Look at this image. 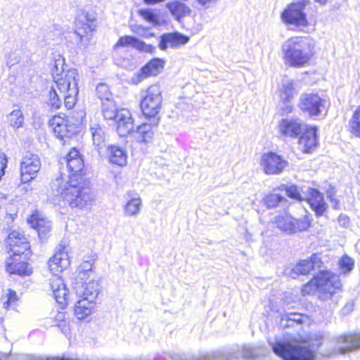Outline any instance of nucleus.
<instances>
[{
	"instance_id": "nucleus-1",
	"label": "nucleus",
	"mask_w": 360,
	"mask_h": 360,
	"mask_svg": "<svg viewBox=\"0 0 360 360\" xmlns=\"http://www.w3.org/2000/svg\"><path fill=\"white\" fill-rule=\"evenodd\" d=\"M50 197L59 201L65 200L74 208L84 209L90 206L94 199L89 187L83 182V179L71 177L67 179L65 174H60L51 183Z\"/></svg>"
},
{
	"instance_id": "nucleus-2",
	"label": "nucleus",
	"mask_w": 360,
	"mask_h": 360,
	"mask_svg": "<svg viewBox=\"0 0 360 360\" xmlns=\"http://www.w3.org/2000/svg\"><path fill=\"white\" fill-rule=\"evenodd\" d=\"M269 343L274 354L283 360H315L317 351L323 344V336L314 334L309 340L295 344L281 341Z\"/></svg>"
},
{
	"instance_id": "nucleus-3",
	"label": "nucleus",
	"mask_w": 360,
	"mask_h": 360,
	"mask_svg": "<svg viewBox=\"0 0 360 360\" xmlns=\"http://www.w3.org/2000/svg\"><path fill=\"white\" fill-rule=\"evenodd\" d=\"M279 132L285 137L296 139L299 136V146L304 153H311L317 147V127L308 126L297 119H283L278 125Z\"/></svg>"
},
{
	"instance_id": "nucleus-4",
	"label": "nucleus",
	"mask_w": 360,
	"mask_h": 360,
	"mask_svg": "<svg viewBox=\"0 0 360 360\" xmlns=\"http://www.w3.org/2000/svg\"><path fill=\"white\" fill-rule=\"evenodd\" d=\"M63 65L64 58L56 59L52 75L56 88L64 98L66 109L71 110L75 105L76 97L79 92V75L76 69H70L63 75Z\"/></svg>"
},
{
	"instance_id": "nucleus-5",
	"label": "nucleus",
	"mask_w": 360,
	"mask_h": 360,
	"mask_svg": "<svg viewBox=\"0 0 360 360\" xmlns=\"http://www.w3.org/2000/svg\"><path fill=\"white\" fill-rule=\"evenodd\" d=\"M285 64L292 68H302L307 64L314 55V45L304 37H292L281 46Z\"/></svg>"
},
{
	"instance_id": "nucleus-6",
	"label": "nucleus",
	"mask_w": 360,
	"mask_h": 360,
	"mask_svg": "<svg viewBox=\"0 0 360 360\" xmlns=\"http://www.w3.org/2000/svg\"><path fill=\"white\" fill-rule=\"evenodd\" d=\"M96 15L93 11L85 9L78 10L75 21V30L70 33L74 44L86 46L90 40L92 31L95 29Z\"/></svg>"
},
{
	"instance_id": "nucleus-7",
	"label": "nucleus",
	"mask_w": 360,
	"mask_h": 360,
	"mask_svg": "<svg viewBox=\"0 0 360 360\" xmlns=\"http://www.w3.org/2000/svg\"><path fill=\"white\" fill-rule=\"evenodd\" d=\"M273 223L281 231L291 235L307 231L311 225V219L307 213L299 218L283 213L276 216Z\"/></svg>"
},
{
	"instance_id": "nucleus-8",
	"label": "nucleus",
	"mask_w": 360,
	"mask_h": 360,
	"mask_svg": "<svg viewBox=\"0 0 360 360\" xmlns=\"http://www.w3.org/2000/svg\"><path fill=\"white\" fill-rule=\"evenodd\" d=\"M71 115L68 116L67 114H58L53 116L50 121L56 136L63 143L79 130L80 121L74 120Z\"/></svg>"
},
{
	"instance_id": "nucleus-9",
	"label": "nucleus",
	"mask_w": 360,
	"mask_h": 360,
	"mask_svg": "<svg viewBox=\"0 0 360 360\" xmlns=\"http://www.w3.org/2000/svg\"><path fill=\"white\" fill-rule=\"evenodd\" d=\"M145 116L146 121L137 127L136 131H133L132 136L135 144L139 145L140 148L145 147L152 142L154 136L153 127L157 126L160 121L158 114H142Z\"/></svg>"
},
{
	"instance_id": "nucleus-10",
	"label": "nucleus",
	"mask_w": 360,
	"mask_h": 360,
	"mask_svg": "<svg viewBox=\"0 0 360 360\" xmlns=\"http://www.w3.org/2000/svg\"><path fill=\"white\" fill-rule=\"evenodd\" d=\"M317 279L319 298L323 301L330 300L342 286L339 276L330 271H321Z\"/></svg>"
},
{
	"instance_id": "nucleus-11",
	"label": "nucleus",
	"mask_w": 360,
	"mask_h": 360,
	"mask_svg": "<svg viewBox=\"0 0 360 360\" xmlns=\"http://www.w3.org/2000/svg\"><path fill=\"white\" fill-rule=\"evenodd\" d=\"M306 4L304 1L292 3L284 10L281 18L286 24L301 30L308 25L307 15L304 12Z\"/></svg>"
},
{
	"instance_id": "nucleus-12",
	"label": "nucleus",
	"mask_w": 360,
	"mask_h": 360,
	"mask_svg": "<svg viewBox=\"0 0 360 360\" xmlns=\"http://www.w3.org/2000/svg\"><path fill=\"white\" fill-rule=\"evenodd\" d=\"M41 164L38 155L31 152H26L20 162V176L23 183H27L34 179L39 171Z\"/></svg>"
},
{
	"instance_id": "nucleus-13",
	"label": "nucleus",
	"mask_w": 360,
	"mask_h": 360,
	"mask_svg": "<svg viewBox=\"0 0 360 360\" xmlns=\"http://www.w3.org/2000/svg\"><path fill=\"white\" fill-rule=\"evenodd\" d=\"M299 108L306 112H321L328 110L329 101L314 93L302 94L299 99Z\"/></svg>"
},
{
	"instance_id": "nucleus-14",
	"label": "nucleus",
	"mask_w": 360,
	"mask_h": 360,
	"mask_svg": "<svg viewBox=\"0 0 360 360\" xmlns=\"http://www.w3.org/2000/svg\"><path fill=\"white\" fill-rule=\"evenodd\" d=\"M259 165L266 174L278 175L285 169L288 162L276 153L268 152L261 156Z\"/></svg>"
},
{
	"instance_id": "nucleus-15",
	"label": "nucleus",
	"mask_w": 360,
	"mask_h": 360,
	"mask_svg": "<svg viewBox=\"0 0 360 360\" xmlns=\"http://www.w3.org/2000/svg\"><path fill=\"white\" fill-rule=\"evenodd\" d=\"M162 103L161 90L158 85L150 86L146 95L141 100L140 106L141 112H159Z\"/></svg>"
},
{
	"instance_id": "nucleus-16",
	"label": "nucleus",
	"mask_w": 360,
	"mask_h": 360,
	"mask_svg": "<svg viewBox=\"0 0 360 360\" xmlns=\"http://www.w3.org/2000/svg\"><path fill=\"white\" fill-rule=\"evenodd\" d=\"M295 82L292 80H285L282 82L279 89L281 102L278 104L280 110L283 112H290L292 109L291 101L294 96L298 93Z\"/></svg>"
},
{
	"instance_id": "nucleus-17",
	"label": "nucleus",
	"mask_w": 360,
	"mask_h": 360,
	"mask_svg": "<svg viewBox=\"0 0 360 360\" xmlns=\"http://www.w3.org/2000/svg\"><path fill=\"white\" fill-rule=\"evenodd\" d=\"M6 244L9 247L8 251L13 255L27 256L30 245L27 238L20 232L16 231L11 232L7 238Z\"/></svg>"
},
{
	"instance_id": "nucleus-18",
	"label": "nucleus",
	"mask_w": 360,
	"mask_h": 360,
	"mask_svg": "<svg viewBox=\"0 0 360 360\" xmlns=\"http://www.w3.org/2000/svg\"><path fill=\"white\" fill-rule=\"evenodd\" d=\"M65 162L67 167L70 172V174L67 179L73 178H82V172L84 167V160L79 154V152L75 148H72L66 155Z\"/></svg>"
},
{
	"instance_id": "nucleus-19",
	"label": "nucleus",
	"mask_w": 360,
	"mask_h": 360,
	"mask_svg": "<svg viewBox=\"0 0 360 360\" xmlns=\"http://www.w3.org/2000/svg\"><path fill=\"white\" fill-rule=\"evenodd\" d=\"M105 120H112L117 124V131L120 136H124L133 129L134 120L131 114H103Z\"/></svg>"
},
{
	"instance_id": "nucleus-20",
	"label": "nucleus",
	"mask_w": 360,
	"mask_h": 360,
	"mask_svg": "<svg viewBox=\"0 0 360 360\" xmlns=\"http://www.w3.org/2000/svg\"><path fill=\"white\" fill-rule=\"evenodd\" d=\"M70 265L68 248L60 245L53 257L49 260L50 270L53 273L61 272Z\"/></svg>"
},
{
	"instance_id": "nucleus-21",
	"label": "nucleus",
	"mask_w": 360,
	"mask_h": 360,
	"mask_svg": "<svg viewBox=\"0 0 360 360\" xmlns=\"http://www.w3.org/2000/svg\"><path fill=\"white\" fill-rule=\"evenodd\" d=\"M317 216H321L327 209L323 195L317 189L308 188L305 198Z\"/></svg>"
},
{
	"instance_id": "nucleus-22",
	"label": "nucleus",
	"mask_w": 360,
	"mask_h": 360,
	"mask_svg": "<svg viewBox=\"0 0 360 360\" xmlns=\"http://www.w3.org/2000/svg\"><path fill=\"white\" fill-rule=\"evenodd\" d=\"M188 41V37L179 32L166 33L160 37L159 48L162 51L166 50L168 47L177 48L187 44Z\"/></svg>"
},
{
	"instance_id": "nucleus-23",
	"label": "nucleus",
	"mask_w": 360,
	"mask_h": 360,
	"mask_svg": "<svg viewBox=\"0 0 360 360\" xmlns=\"http://www.w3.org/2000/svg\"><path fill=\"white\" fill-rule=\"evenodd\" d=\"M21 255H13L6 262V269L9 274H15L20 276L30 275L32 270L29 264L20 260Z\"/></svg>"
},
{
	"instance_id": "nucleus-24",
	"label": "nucleus",
	"mask_w": 360,
	"mask_h": 360,
	"mask_svg": "<svg viewBox=\"0 0 360 360\" xmlns=\"http://www.w3.org/2000/svg\"><path fill=\"white\" fill-rule=\"evenodd\" d=\"M50 288L57 302L64 304L68 295V289L63 280L57 276H53L49 280Z\"/></svg>"
},
{
	"instance_id": "nucleus-25",
	"label": "nucleus",
	"mask_w": 360,
	"mask_h": 360,
	"mask_svg": "<svg viewBox=\"0 0 360 360\" xmlns=\"http://www.w3.org/2000/svg\"><path fill=\"white\" fill-rule=\"evenodd\" d=\"M321 261L316 255H313L308 259H303L300 261L292 269V271L295 275H307L311 270L316 268L321 267Z\"/></svg>"
},
{
	"instance_id": "nucleus-26",
	"label": "nucleus",
	"mask_w": 360,
	"mask_h": 360,
	"mask_svg": "<svg viewBox=\"0 0 360 360\" xmlns=\"http://www.w3.org/2000/svg\"><path fill=\"white\" fill-rule=\"evenodd\" d=\"M128 46L133 47L139 51L146 53H152L155 49L152 45L146 44L139 39L131 36L121 37L115 44V47Z\"/></svg>"
},
{
	"instance_id": "nucleus-27",
	"label": "nucleus",
	"mask_w": 360,
	"mask_h": 360,
	"mask_svg": "<svg viewBox=\"0 0 360 360\" xmlns=\"http://www.w3.org/2000/svg\"><path fill=\"white\" fill-rule=\"evenodd\" d=\"M89 279V281H87L88 279L86 278L84 280V282L80 290H77V293L81 294V297L83 298L95 302L100 292V285L98 281H96L94 278Z\"/></svg>"
},
{
	"instance_id": "nucleus-28",
	"label": "nucleus",
	"mask_w": 360,
	"mask_h": 360,
	"mask_svg": "<svg viewBox=\"0 0 360 360\" xmlns=\"http://www.w3.org/2000/svg\"><path fill=\"white\" fill-rule=\"evenodd\" d=\"M28 222L31 224L32 227L37 230L41 238L46 237L51 230V222L39 214H32Z\"/></svg>"
},
{
	"instance_id": "nucleus-29",
	"label": "nucleus",
	"mask_w": 360,
	"mask_h": 360,
	"mask_svg": "<svg viewBox=\"0 0 360 360\" xmlns=\"http://www.w3.org/2000/svg\"><path fill=\"white\" fill-rule=\"evenodd\" d=\"M357 338H360V334L342 335L338 338V344L345 345V346L340 345L338 347V352L345 354L354 349L360 348V342L356 341Z\"/></svg>"
},
{
	"instance_id": "nucleus-30",
	"label": "nucleus",
	"mask_w": 360,
	"mask_h": 360,
	"mask_svg": "<svg viewBox=\"0 0 360 360\" xmlns=\"http://www.w3.org/2000/svg\"><path fill=\"white\" fill-rule=\"evenodd\" d=\"M131 198L129 199L124 206V214L126 217H136L141 212L142 200L139 195L132 197L129 193H127Z\"/></svg>"
},
{
	"instance_id": "nucleus-31",
	"label": "nucleus",
	"mask_w": 360,
	"mask_h": 360,
	"mask_svg": "<svg viewBox=\"0 0 360 360\" xmlns=\"http://www.w3.org/2000/svg\"><path fill=\"white\" fill-rule=\"evenodd\" d=\"M95 302L85 298L77 302L75 306V314L78 319H84L89 316L93 311Z\"/></svg>"
},
{
	"instance_id": "nucleus-32",
	"label": "nucleus",
	"mask_w": 360,
	"mask_h": 360,
	"mask_svg": "<svg viewBox=\"0 0 360 360\" xmlns=\"http://www.w3.org/2000/svg\"><path fill=\"white\" fill-rule=\"evenodd\" d=\"M168 10L176 20L179 21L181 18L191 13L190 8L184 3L174 1L166 5Z\"/></svg>"
},
{
	"instance_id": "nucleus-33",
	"label": "nucleus",
	"mask_w": 360,
	"mask_h": 360,
	"mask_svg": "<svg viewBox=\"0 0 360 360\" xmlns=\"http://www.w3.org/2000/svg\"><path fill=\"white\" fill-rule=\"evenodd\" d=\"M110 161L115 165L124 166L127 164V155L126 151L118 146H111L108 148Z\"/></svg>"
},
{
	"instance_id": "nucleus-34",
	"label": "nucleus",
	"mask_w": 360,
	"mask_h": 360,
	"mask_svg": "<svg viewBox=\"0 0 360 360\" xmlns=\"http://www.w3.org/2000/svg\"><path fill=\"white\" fill-rule=\"evenodd\" d=\"M165 66V61L160 58H154L143 67V72L150 76H156L160 74Z\"/></svg>"
},
{
	"instance_id": "nucleus-35",
	"label": "nucleus",
	"mask_w": 360,
	"mask_h": 360,
	"mask_svg": "<svg viewBox=\"0 0 360 360\" xmlns=\"http://www.w3.org/2000/svg\"><path fill=\"white\" fill-rule=\"evenodd\" d=\"M307 317L303 314L295 312H286L281 315V324L284 327H288L295 323H302Z\"/></svg>"
},
{
	"instance_id": "nucleus-36",
	"label": "nucleus",
	"mask_w": 360,
	"mask_h": 360,
	"mask_svg": "<svg viewBox=\"0 0 360 360\" xmlns=\"http://www.w3.org/2000/svg\"><path fill=\"white\" fill-rule=\"evenodd\" d=\"M90 131L94 144L97 146L98 150L102 148L105 142V134L103 129L98 124L91 125Z\"/></svg>"
},
{
	"instance_id": "nucleus-37",
	"label": "nucleus",
	"mask_w": 360,
	"mask_h": 360,
	"mask_svg": "<svg viewBox=\"0 0 360 360\" xmlns=\"http://www.w3.org/2000/svg\"><path fill=\"white\" fill-rule=\"evenodd\" d=\"M93 263L91 261H84L79 266V278L81 280L95 278L94 273L92 271Z\"/></svg>"
},
{
	"instance_id": "nucleus-38",
	"label": "nucleus",
	"mask_w": 360,
	"mask_h": 360,
	"mask_svg": "<svg viewBox=\"0 0 360 360\" xmlns=\"http://www.w3.org/2000/svg\"><path fill=\"white\" fill-rule=\"evenodd\" d=\"M263 200L268 208H275L279 203L285 200V198L278 193H269L264 197Z\"/></svg>"
},
{
	"instance_id": "nucleus-39",
	"label": "nucleus",
	"mask_w": 360,
	"mask_h": 360,
	"mask_svg": "<svg viewBox=\"0 0 360 360\" xmlns=\"http://www.w3.org/2000/svg\"><path fill=\"white\" fill-rule=\"evenodd\" d=\"M1 299L3 300V307L6 310L15 305L18 300L16 292L11 289H8L7 293L2 296Z\"/></svg>"
},
{
	"instance_id": "nucleus-40",
	"label": "nucleus",
	"mask_w": 360,
	"mask_h": 360,
	"mask_svg": "<svg viewBox=\"0 0 360 360\" xmlns=\"http://www.w3.org/2000/svg\"><path fill=\"white\" fill-rule=\"evenodd\" d=\"M282 188H283L286 192V194L289 198H291L292 199L297 200H302L304 199V198L302 197V195L299 191V188L295 185H282Z\"/></svg>"
},
{
	"instance_id": "nucleus-41",
	"label": "nucleus",
	"mask_w": 360,
	"mask_h": 360,
	"mask_svg": "<svg viewBox=\"0 0 360 360\" xmlns=\"http://www.w3.org/2000/svg\"><path fill=\"white\" fill-rule=\"evenodd\" d=\"M349 124L350 131L360 137V114H353Z\"/></svg>"
},
{
	"instance_id": "nucleus-42",
	"label": "nucleus",
	"mask_w": 360,
	"mask_h": 360,
	"mask_svg": "<svg viewBox=\"0 0 360 360\" xmlns=\"http://www.w3.org/2000/svg\"><path fill=\"white\" fill-rule=\"evenodd\" d=\"M139 14L148 22L155 25H160L158 16L151 9H141Z\"/></svg>"
},
{
	"instance_id": "nucleus-43",
	"label": "nucleus",
	"mask_w": 360,
	"mask_h": 360,
	"mask_svg": "<svg viewBox=\"0 0 360 360\" xmlns=\"http://www.w3.org/2000/svg\"><path fill=\"white\" fill-rule=\"evenodd\" d=\"M101 105L103 112H119V109L112 98L101 101Z\"/></svg>"
},
{
	"instance_id": "nucleus-44",
	"label": "nucleus",
	"mask_w": 360,
	"mask_h": 360,
	"mask_svg": "<svg viewBox=\"0 0 360 360\" xmlns=\"http://www.w3.org/2000/svg\"><path fill=\"white\" fill-rule=\"evenodd\" d=\"M316 291H318L317 276L306 283L302 289L303 295L314 294Z\"/></svg>"
},
{
	"instance_id": "nucleus-45",
	"label": "nucleus",
	"mask_w": 360,
	"mask_h": 360,
	"mask_svg": "<svg viewBox=\"0 0 360 360\" xmlns=\"http://www.w3.org/2000/svg\"><path fill=\"white\" fill-rule=\"evenodd\" d=\"M96 94L101 101L112 97L109 86L103 83L96 86Z\"/></svg>"
},
{
	"instance_id": "nucleus-46",
	"label": "nucleus",
	"mask_w": 360,
	"mask_h": 360,
	"mask_svg": "<svg viewBox=\"0 0 360 360\" xmlns=\"http://www.w3.org/2000/svg\"><path fill=\"white\" fill-rule=\"evenodd\" d=\"M339 266L344 273L351 271L354 267V261L348 256L342 257L339 261Z\"/></svg>"
},
{
	"instance_id": "nucleus-47",
	"label": "nucleus",
	"mask_w": 360,
	"mask_h": 360,
	"mask_svg": "<svg viewBox=\"0 0 360 360\" xmlns=\"http://www.w3.org/2000/svg\"><path fill=\"white\" fill-rule=\"evenodd\" d=\"M48 103L52 107L53 110L59 109L61 105L59 96L57 94L56 89L53 87L49 91V99Z\"/></svg>"
},
{
	"instance_id": "nucleus-48",
	"label": "nucleus",
	"mask_w": 360,
	"mask_h": 360,
	"mask_svg": "<svg viewBox=\"0 0 360 360\" xmlns=\"http://www.w3.org/2000/svg\"><path fill=\"white\" fill-rule=\"evenodd\" d=\"M148 77V75H146L143 72V68H142L140 72H137L131 77V83L134 84H138L139 83L142 82L144 79L147 78Z\"/></svg>"
},
{
	"instance_id": "nucleus-49",
	"label": "nucleus",
	"mask_w": 360,
	"mask_h": 360,
	"mask_svg": "<svg viewBox=\"0 0 360 360\" xmlns=\"http://www.w3.org/2000/svg\"><path fill=\"white\" fill-rule=\"evenodd\" d=\"M7 165V158L4 153H0V180L4 174V169Z\"/></svg>"
},
{
	"instance_id": "nucleus-50",
	"label": "nucleus",
	"mask_w": 360,
	"mask_h": 360,
	"mask_svg": "<svg viewBox=\"0 0 360 360\" xmlns=\"http://www.w3.org/2000/svg\"><path fill=\"white\" fill-rule=\"evenodd\" d=\"M8 202L7 195L0 192V209L6 206Z\"/></svg>"
},
{
	"instance_id": "nucleus-51",
	"label": "nucleus",
	"mask_w": 360,
	"mask_h": 360,
	"mask_svg": "<svg viewBox=\"0 0 360 360\" xmlns=\"http://www.w3.org/2000/svg\"><path fill=\"white\" fill-rule=\"evenodd\" d=\"M328 198L330 200V202L332 203V206L334 209L337 210L339 208V202L337 199L332 197V195L330 194L328 195Z\"/></svg>"
},
{
	"instance_id": "nucleus-52",
	"label": "nucleus",
	"mask_w": 360,
	"mask_h": 360,
	"mask_svg": "<svg viewBox=\"0 0 360 360\" xmlns=\"http://www.w3.org/2000/svg\"><path fill=\"white\" fill-rule=\"evenodd\" d=\"M23 120H24V118H23L22 114H20L17 117V121L14 124H13V126L14 127H20L22 123L23 122Z\"/></svg>"
},
{
	"instance_id": "nucleus-53",
	"label": "nucleus",
	"mask_w": 360,
	"mask_h": 360,
	"mask_svg": "<svg viewBox=\"0 0 360 360\" xmlns=\"http://www.w3.org/2000/svg\"><path fill=\"white\" fill-rule=\"evenodd\" d=\"M165 1V0H143V2L147 5H155Z\"/></svg>"
},
{
	"instance_id": "nucleus-54",
	"label": "nucleus",
	"mask_w": 360,
	"mask_h": 360,
	"mask_svg": "<svg viewBox=\"0 0 360 360\" xmlns=\"http://www.w3.org/2000/svg\"><path fill=\"white\" fill-rule=\"evenodd\" d=\"M316 2L324 4L328 0H315Z\"/></svg>"
},
{
	"instance_id": "nucleus-55",
	"label": "nucleus",
	"mask_w": 360,
	"mask_h": 360,
	"mask_svg": "<svg viewBox=\"0 0 360 360\" xmlns=\"http://www.w3.org/2000/svg\"><path fill=\"white\" fill-rule=\"evenodd\" d=\"M354 112H356V113L360 112V107L359 108V109L356 110L354 111Z\"/></svg>"
},
{
	"instance_id": "nucleus-56",
	"label": "nucleus",
	"mask_w": 360,
	"mask_h": 360,
	"mask_svg": "<svg viewBox=\"0 0 360 360\" xmlns=\"http://www.w3.org/2000/svg\"><path fill=\"white\" fill-rule=\"evenodd\" d=\"M356 340V341H357V342H360V338H357Z\"/></svg>"
}]
</instances>
